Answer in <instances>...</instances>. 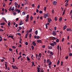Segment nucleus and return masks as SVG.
Segmentation results:
<instances>
[{
    "mask_svg": "<svg viewBox=\"0 0 72 72\" xmlns=\"http://www.w3.org/2000/svg\"><path fill=\"white\" fill-rule=\"evenodd\" d=\"M34 64H35V63H34V62H33V61L32 62V66H34Z\"/></svg>",
    "mask_w": 72,
    "mask_h": 72,
    "instance_id": "obj_37",
    "label": "nucleus"
},
{
    "mask_svg": "<svg viewBox=\"0 0 72 72\" xmlns=\"http://www.w3.org/2000/svg\"><path fill=\"white\" fill-rule=\"evenodd\" d=\"M12 7H10L9 9V12H10L11 10H12Z\"/></svg>",
    "mask_w": 72,
    "mask_h": 72,
    "instance_id": "obj_22",
    "label": "nucleus"
},
{
    "mask_svg": "<svg viewBox=\"0 0 72 72\" xmlns=\"http://www.w3.org/2000/svg\"><path fill=\"white\" fill-rule=\"evenodd\" d=\"M50 54H51V55H54V53H53V52H52L51 51H50Z\"/></svg>",
    "mask_w": 72,
    "mask_h": 72,
    "instance_id": "obj_20",
    "label": "nucleus"
},
{
    "mask_svg": "<svg viewBox=\"0 0 72 72\" xmlns=\"http://www.w3.org/2000/svg\"><path fill=\"white\" fill-rule=\"evenodd\" d=\"M49 21H50V22H51L52 21V20H51V19H50L49 20Z\"/></svg>",
    "mask_w": 72,
    "mask_h": 72,
    "instance_id": "obj_60",
    "label": "nucleus"
},
{
    "mask_svg": "<svg viewBox=\"0 0 72 72\" xmlns=\"http://www.w3.org/2000/svg\"><path fill=\"white\" fill-rule=\"evenodd\" d=\"M25 9L26 10H28V8H27V7H26Z\"/></svg>",
    "mask_w": 72,
    "mask_h": 72,
    "instance_id": "obj_47",
    "label": "nucleus"
},
{
    "mask_svg": "<svg viewBox=\"0 0 72 72\" xmlns=\"http://www.w3.org/2000/svg\"><path fill=\"white\" fill-rule=\"evenodd\" d=\"M55 37H52L51 38V39L52 40H55Z\"/></svg>",
    "mask_w": 72,
    "mask_h": 72,
    "instance_id": "obj_16",
    "label": "nucleus"
},
{
    "mask_svg": "<svg viewBox=\"0 0 72 72\" xmlns=\"http://www.w3.org/2000/svg\"><path fill=\"white\" fill-rule=\"evenodd\" d=\"M5 67H6V69H7L8 65H7V64H5Z\"/></svg>",
    "mask_w": 72,
    "mask_h": 72,
    "instance_id": "obj_15",
    "label": "nucleus"
},
{
    "mask_svg": "<svg viewBox=\"0 0 72 72\" xmlns=\"http://www.w3.org/2000/svg\"><path fill=\"white\" fill-rule=\"evenodd\" d=\"M42 55V54L41 53H39V57H40V58L41 57Z\"/></svg>",
    "mask_w": 72,
    "mask_h": 72,
    "instance_id": "obj_19",
    "label": "nucleus"
},
{
    "mask_svg": "<svg viewBox=\"0 0 72 72\" xmlns=\"http://www.w3.org/2000/svg\"><path fill=\"white\" fill-rule=\"evenodd\" d=\"M50 45L52 46H54V45H55V44H54V43H51L50 44Z\"/></svg>",
    "mask_w": 72,
    "mask_h": 72,
    "instance_id": "obj_13",
    "label": "nucleus"
},
{
    "mask_svg": "<svg viewBox=\"0 0 72 72\" xmlns=\"http://www.w3.org/2000/svg\"><path fill=\"white\" fill-rule=\"evenodd\" d=\"M67 31H71L72 30L71 29L67 28Z\"/></svg>",
    "mask_w": 72,
    "mask_h": 72,
    "instance_id": "obj_11",
    "label": "nucleus"
},
{
    "mask_svg": "<svg viewBox=\"0 0 72 72\" xmlns=\"http://www.w3.org/2000/svg\"><path fill=\"white\" fill-rule=\"evenodd\" d=\"M39 13L40 14H42V11L40 10L39 12Z\"/></svg>",
    "mask_w": 72,
    "mask_h": 72,
    "instance_id": "obj_30",
    "label": "nucleus"
},
{
    "mask_svg": "<svg viewBox=\"0 0 72 72\" xmlns=\"http://www.w3.org/2000/svg\"><path fill=\"white\" fill-rule=\"evenodd\" d=\"M13 37H14V36L13 35L12 36H10V35H9L8 36V38H9V37H11V39H13Z\"/></svg>",
    "mask_w": 72,
    "mask_h": 72,
    "instance_id": "obj_8",
    "label": "nucleus"
},
{
    "mask_svg": "<svg viewBox=\"0 0 72 72\" xmlns=\"http://www.w3.org/2000/svg\"><path fill=\"white\" fill-rule=\"evenodd\" d=\"M45 26H46V28L47 29L48 28V25L47 24H46Z\"/></svg>",
    "mask_w": 72,
    "mask_h": 72,
    "instance_id": "obj_50",
    "label": "nucleus"
},
{
    "mask_svg": "<svg viewBox=\"0 0 72 72\" xmlns=\"http://www.w3.org/2000/svg\"><path fill=\"white\" fill-rule=\"evenodd\" d=\"M26 19H29V15H27L26 16Z\"/></svg>",
    "mask_w": 72,
    "mask_h": 72,
    "instance_id": "obj_23",
    "label": "nucleus"
},
{
    "mask_svg": "<svg viewBox=\"0 0 72 72\" xmlns=\"http://www.w3.org/2000/svg\"><path fill=\"white\" fill-rule=\"evenodd\" d=\"M32 44L33 45V46H36V42H35L34 41H33L32 42Z\"/></svg>",
    "mask_w": 72,
    "mask_h": 72,
    "instance_id": "obj_6",
    "label": "nucleus"
},
{
    "mask_svg": "<svg viewBox=\"0 0 72 72\" xmlns=\"http://www.w3.org/2000/svg\"><path fill=\"white\" fill-rule=\"evenodd\" d=\"M12 68H14V69H18V68L16 67V65H15L14 66V65H13L12 66Z\"/></svg>",
    "mask_w": 72,
    "mask_h": 72,
    "instance_id": "obj_2",
    "label": "nucleus"
},
{
    "mask_svg": "<svg viewBox=\"0 0 72 72\" xmlns=\"http://www.w3.org/2000/svg\"><path fill=\"white\" fill-rule=\"evenodd\" d=\"M51 64H52V62H51V61H50L49 63L48 64V65L50 66Z\"/></svg>",
    "mask_w": 72,
    "mask_h": 72,
    "instance_id": "obj_21",
    "label": "nucleus"
},
{
    "mask_svg": "<svg viewBox=\"0 0 72 72\" xmlns=\"http://www.w3.org/2000/svg\"><path fill=\"white\" fill-rule=\"evenodd\" d=\"M37 42L38 43H40V44H42V41L41 40H37Z\"/></svg>",
    "mask_w": 72,
    "mask_h": 72,
    "instance_id": "obj_5",
    "label": "nucleus"
},
{
    "mask_svg": "<svg viewBox=\"0 0 72 72\" xmlns=\"http://www.w3.org/2000/svg\"><path fill=\"white\" fill-rule=\"evenodd\" d=\"M48 15H49V14L48 13H47L46 14H45L44 15V18H46L47 17H49V16Z\"/></svg>",
    "mask_w": 72,
    "mask_h": 72,
    "instance_id": "obj_1",
    "label": "nucleus"
},
{
    "mask_svg": "<svg viewBox=\"0 0 72 72\" xmlns=\"http://www.w3.org/2000/svg\"><path fill=\"white\" fill-rule=\"evenodd\" d=\"M0 31H1V32H3V31H4V30L0 29Z\"/></svg>",
    "mask_w": 72,
    "mask_h": 72,
    "instance_id": "obj_45",
    "label": "nucleus"
},
{
    "mask_svg": "<svg viewBox=\"0 0 72 72\" xmlns=\"http://www.w3.org/2000/svg\"><path fill=\"white\" fill-rule=\"evenodd\" d=\"M28 21H29V20L28 19H26V22H28Z\"/></svg>",
    "mask_w": 72,
    "mask_h": 72,
    "instance_id": "obj_59",
    "label": "nucleus"
},
{
    "mask_svg": "<svg viewBox=\"0 0 72 72\" xmlns=\"http://www.w3.org/2000/svg\"><path fill=\"white\" fill-rule=\"evenodd\" d=\"M27 59L28 60H30V58H29V57H27Z\"/></svg>",
    "mask_w": 72,
    "mask_h": 72,
    "instance_id": "obj_32",
    "label": "nucleus"
},
{
    "mask_svg": "<svg viewBox=\"0 0 72 72\" xmlns=\"http://www.w3.org/2000/svg\"><path fill=\"white\" fill-rule=\"evenodd\" d=\"M32 29H30V30L29 31V32H32Z\"/></svg>",
    "mask_w": 72,
    "mask_h": 72,
    "instance_id": "obj_29",
    "label": "nucleus"
},
{
    "mask_svg": "<svg viewBox=\"0 0 72 72\" xmlns=\"http://www.w3.org/2000/svg\"><path fill=\"white\" fill-rule=\"evenodd\" d=\"M49 62H50V59H48L47 60V63H49Z\"/></svg>",
    "mask_w": 72,
    "mask_h": 72,
    "instance_id": "obj_12",
    "label": "nucleus"
},
{
    "mask_svg": "<svg viewBox=\"0 0 72 72\" xmlns=\"http://www.w3.org/2000/svg\"><path fill=\"white\" fill-rule=\"evenodd\" d=\"M40 37L39 36H37V40H39V39H40Z\"/></svg>",
    "mask_w": 72,
    "mask_h": 72,
    "instance_id": "obj_24",
    "label": "nucleus"
},
{
    "mask_svg": "<svg viewBox=\"0 0 72 72\" xmlns=\"http://www.w3.org/2000/svg\"><path fill=\"white\" fill-rule=\"evenodd\" d=\"M12 11H13L14 10V7H13L11 9Z\"/></svg>",
    "mask_w": 72,
    "mask_h": 72,
    "instance_id": "obj_28",
    "label": "nucleus"
},
{
    "mask_svg": "<svg viewBox=\"0 0 72 72\" xmlns=\"http://www.w3.org/2000/svg\"><path fill=\"white\" fill-rule=\"evenodd\" d=\"M40 5H39L38 6H37V8L38 9H39L40 8Z\"/></svg>",
    "mask_w": 72,
    "mask_h": 72,
    "instance_id": "obj_64",
    "label": "nucleus"
},
{
    "mask_svg": "<svg viewBox=\"0 0 72 72\" xmlns=\"http://www.w3.org/2000/svg\"><path fill=\"white\" fill-rule=\"evenodd\" d=\"M60 63V61H59V60H58V62L57 63V65H59V64Z\"/></svg>",
    "mask_w": 72,
    "mask_h": 72,
    "instance_id": "obj_25",
    "label": "nucleus"
},
{
    "mask_svg": "<svg viewBox=\"0 0 72 72\" xmlns=\"http://www.w3.org/2000/svg\"><path fill=\"white\" fill-rule=\"evenodd\" d=\"M57 1H54L53 2V4L54 5H57Z\"/></svg>",
    "mask_w": 72,
    "mask_h": 72,
    "instance_id": "obj_4",
    "label": "nucleus"
},
{
    "mask_svg": "<svg viewBox=\"0 0 72 72\" xmlns=\"http://www.w3.org/2000/svg\"><path fill=\"white\" fill-rule=\"evenodd\" d=\"M52 12L53 14L54 13V10H52Z\"/></svg>",
    "mask_w": 72,
    "mask_h": 72,
    "instance_id": "obj_53",
    "label": "nucleus"
},
{
    "mask_svg": "<svg viewBox=\"0 0 72 72\" xmlns=\"http://www.w3.org/2000/svg\"><path fill=\"white\" fill-rule=\"evenodd\" d=\"M22 58V56L21 55H20V56L18 57V59H19V58Z\"/></svg>",
    "mask_w": 72,
    "mask_h": 72,
    "instance_id": "obj_31",
    "label": "nucleus"
},
{
    "mask_svg": "<svg viewBox=\"0 0 72 72\" xmlns=\"http://www.w3.org/2000/svg\"><path fill=\"white\" fill-rule=\"evenodd\" d=\"M69 56H70V57H72V53H70V54H69Z\"/></svg>",
    "mask_w": 72,
    "mask_h": 72,
    "instance_id": "obj_38",
    "label": "nucleus"
},
{
    "mask_svg": "<svg viewBox=\"0 0 72 72\" xmlns=\"http://www.w3.org/2000/svg\"><path fill=\"white\" fill-rule=\"evenodd\" d=\"M19 28L20 30H22V27H21V26H19Z\"/></svg>",
    "mask_w": 72,
    "mask_h": 72,
    "instance_id": "obj_61",
    "label": "nucleus"
},
{
    "mask_svg": "<svg viewBox=\"0 0 72 72\" xmlns=\"http://www.w3.org/2000/svg\"><path fill=\"white\" fill-rule=\"evenodd\" d=\"M27 35H28L27 34H26V35H25V38H27Z\"/></svg>",
    "mask_w": 72,
    "mask_h": 72,
    "instance_id": "obj_46",
    "label": "nucleus"
},
{
    "mask_svg": "<svg viewBox=\"0 0 72 72\" xmlns=\"http://www.w3.org/2000/svg\"><path fill=\"white\" fill-rule=\"evenodd\" d=\"M67 71H68V72H69V69L68 68L67 69Z\"/></svg>",
    "mask_w": 72,
    "mask_h": 72,
    "instance_id": "obj_51",
    "label": "nucleus"
},
{
    "mask_svg": "<svg viewBox=\"0 0 72 72\" xmlns=\"http://www.w3.org/2000/svg\"><path fill=\"white\" fill-rule=\"evenodd\" d=\"M5 23H2L0 24V25L4 26V25H5Z\"/></svg>",
    "mask_w": 72,
    "mask_h": 72,
    "instance_id": "obj_18",
    "label": "nucleus"
},
{
    "mask_svg": "<svg viewBox=\"0 0 72 72\" xmlns=\"http://www.w3.org/2000/svg\"><path fill=\"white\" fill-rule=\"evenodd\" d=\"M59 39H57L56 40L57 42H59Z\"/></svg>",
    "mask_w": 72,
    "mask_h": 72,
    "instance_id": "obj_40",
    "label": "nucleus"
},
{
    "mask_svg": "<svg viewBox=\"0 0 72 72\" xmlns=\"http://www.w3.org/2000/svg\"><path fill=\"white\" fill-rule=\"evenodd\" d=\"M48 49H52L53 48V47L51 46H48Z\"/></svg>",
    "mask_w": 72,
    "mask_h": 72,
    "instance_id": "obj_7",
    "label": "nucleus"
},
{
    "mask_svg": "<svg viewBox=\"0 0 72 72\" xmlns=\"http://www.w3.org/2000/svg\"><path fill=\"white\" fill-rule=\"evenodd\" d=\"M32 50H34V47L33 46H32Z\"/></svg>",
    "mask_w": 72,
    "mask_h": 72,
    "instance_id": "obj_27",
    "label": "nucleus"
},
{
    "mask_svg": "<svg viewBox=\"0 0 72 72\" xmlns=\"http://www.w3.org/2000/svg\"><path fill=\"white\" fill-rule=\"evenodd\" d=\"M32 6L33 7H35V4H32Z\"/></svg>",
    "mask_w": 72,
    "mask_h": 72,
    "instance_id": "obj_48",
    "label": "nucleus"
},
{
    "mask_svg": "<svg viewBox=\"0 0 72 72\" xmlns=\"http://www.w3.org/2000/svg\"><path fill=\"white\" fill-rule=\"evenodd\" d=\"M38 33V30H37L35 32V34L36 35H37Z\"/></svg>",
    "mask_w": 72,
    "mask_h": 72,
    "instance_id": "obj_14",
    "label": "nucleus"
},
{
    "mask_svg": "<svg viewBox=\"0 0 72 72\" xmlns=\"http://www.w3.org/2000/svg\"><path fill=\"white\" fill-rule=\"evenodd\" d=\"M15 5H18V4H17V3L15 2Z\"/></svg>",
    "mask_w": 72,
    "mask_h": 72,
    "instance_id": "obj_43",
    "label": "nucleus"
},
{
    "mask_svg": "<svg viewBox=\"0 0 72 72\" xmlns=\"http://www.w3.org/2000/svg\"><path fill=\"white\" fill-rule=\"evenodd\" d=\"M12 58L13 59V62H15V59H14V58L13 57Z\"/></svg>",
    "mask_w": 72,
    "mask_h": 72,
    "instance_id": "obj_36",
    "label": "nucleus"
},
{
    "mask_svg": "<svg viewBox=\"0 0 72 72\" xmlns=\"http://www.w3.org/2000/svg\"><path fill=\"white\" fill-rule=\"evenodd\" d=\"M46 7H45L44 8V11H46Z\"/></svg>",
    "mask_w": 72,
    "mask_h": 72,
    "instance_id": "obj_44",
    "label": "nucleus"
},
{
    "mask_svg": "<svg viewBox=\"0 0 72 72\" xmlns=\"http://www.w3.org/2000/svg\"><path fill=\"white\" fill-rule=\"evenodd\" d=\"M28 43L27 42H25V44L26 45H28Z\"/></svg>",
    "mask_w": 72,
    "mask_h": 72,
    "instance_id": "obj_52",
    "label": "nucleus"
},
{
    "mask_svg": "<svg viewBox=\"0 0 72 72\" xmlns=\"http://www.w3.org/2000/svg\"><path fill=\"white\" fill-rule=\"evenodd\" d=\"M62 17H60L59 19V21L60 22H61V21H62Z\"/></svg>",
    "mask_w": 72,
    "mask_h": 72,
    "instance_id": "obj_10",
    "label": "nucleus"
},
{
    "mask_svg": "<svg viewBox=\"0 0 72 72\" xmlns=\"http://www.w3.org/2000/svg\"><path fill=\"white\" fill-rule=\"evenodd\" d=\"M64 38H63L61 41L62 42H63L64 41Z\"/></svg>",
    "mask_w": 72,
    "mask_h": 72,
    "instance_id": "obj_49",
    "label": "nucleus"
},
{
    "mask_svg": "<svg viewBox=\"0 0 72 72\" xmlns=\"http://www.w3.org/2000/svg\"><path fill=\"white\" fill-rule=\"evenodd\" d=\"M21 12V10H18V11H17L18 13H20Z\"/></svg>",
    "mask_w": 72,
    "mask_h": 72,
    "instance_id": "obj_39",
    "label": "nucleus"
},
{
    "mask_svg": "<svg viewBox=\"0 0 72 72\" xmlns=\"http://www.w3.org/2000/svg\"><path fill=\"white\" fill-rule=\"evenodd\" d=\"M37 56H38V55L37 54H36V58L37 59Z\"/></svg>",
    "mask_w": 72,
    "mask_h": 72,
    "instance_id": "obj_62",
    "label": "nucleus"
},
{
    "mask_svg": "<svg viewBox=\"0 0 72 72\" xmlns=\"http://www.w3.org/2000/svg\"><path fill=\"white\" fill-rule=\"evenodd\" d=\"M23 24V22L22 21L20 23L19 25L20 26H21L22 25V24Z\"/></svg>",
    "mask_w": 72,
    "mask_h": 72,
    "instance_id": "obj_17",
    "label": "nucleus"
},
{
    "mask_svg": "<svg viewBox=\"0 0 72 72\" xmlns=\"http://www.w3.org/2000/svg\"><path fill=\"white\" fill-rule=\"evenodd\" d=\"M12 48H13V49H15L16 48H15V46H13Z\"/></svg>",
    "mask_w": 72,
    "mask_h": 72,
    "instance_id": "obj_63",
    "label": "nucleus"
},
{
    "mask_svg": "<svg viewBox=\"0 0 72 72\" xmlns=\"http://www.w3.org/2000/svg\"><path fill=\"white\" fill-rule=\"evenodd\" d=\"M49 68L50 69H51V66L50 65V66H49Z\"/></svg>",
    "mask_w": 72,
    "mask_h": 72,
    "instance_id": "obj_58",
    "label": "nucleus"
},
{
    "mask_svg": "<svg viewBox=\"0 0 72 72\" xmlns=\"http://www.w3.org/2000/svg\"><path fill=\"white\" fill-rule=\"evenodd\" d=\"M17 35H19V36H21V33H17Z\"/></svg>",
    "mask_w": 72,
    "mask_h": 72,
    "instance_id": "obj_42",
    "label": "nucleus"
},
{
    "mask_svg": "<svg viewBox=\"0 0 72 72\" xmlns=\"http://www.w3.org/2000/svg\"><path fill=\"white\" fill-rule=\"evenodd\" d=\"M57 49L58 50H59V46L58 45L57 47Z\"/></svg>",
    "mask_w": 72,
    "mask_h": 72,
    "instance_id": "obj_35",
    "label": "nucleus"
},
{
    "mask_svg": "<svg viewBox=\"0 0 72 72\" xmlns=\"http://www.w3.org/2000/svg\"><path fill=\"white\" fill-rule=\"evenodd\" d=\"M67 26L65 25L64 26V28H63V30H65L66 28H67Z\"/></svg>",
    "mask_w": 72,
    "mask_h": 72,
    "instance_id": "obj_9",
    "label": "nucleus"
},
{
    "mask_svg": "<svg viewBox=\"0 0 72 72\" xmlns=\"http://www.w3.org/2000/svg\"><path fill=\"white\" fill-rule=\"evenodd\" d=\"M8 25L9 26H10V22H9L8 24Z\"/></svg>",
    "mask_w": 72,
    "mask_h": 72,
    "instance_id": "obj_41",
    "label": "nucleus"
},
{
    "mask_svg": "<svg viewBox=\"0 0 72 72\" xmlns=\"http://www.w3.org/2000/svg\"><path fill=\"white\" fill-rule=\"evenodd\" d=\"M52 35H53V36H56L57 35V33H56V32L55 31H53L52 32Z\"/></svg>",
    "mask_w": 72,
    "mask_h": 72,
    "instance_id": "obj_3",
    "label": "nucleus"
},
{
    "mask_svg": "<svg viewBox=\"0 0 72 72\" xmlns=\"http://www.w3.org/2000/svg\"><path fill=\"white\" fill-rule=\"evenodd\" d=\"M61 66H63V62H61Z\"/></svg>",
    "mask_w": 72,
    "mask_h": 72,
    "instance_id": "obj_54",
    "label": "nucleus"
},
{
    "mask_svg": "<svg viewBox=\"0 0 72 72\" xmlns=\"http://www.w3.org/2000/svg\"><path fill=\"white\" fill-rule=\"evenodd\" d=\"M57 18L56 17H55V21H57V20L58 19H57Z\"/></svg>",
    "mask_w": 72,
    "mask_h": 72,
    "instance_id": "obj_34",
    "label": "nucleus"
},
{
    "mask_svg": "<svg viewBox=\"0 0 72 72\" xmlns=\"http://www.w3.org/2000/svg\"><path fill=\"white\" fill-rule=\"evenodd\" d=\"M32 36V34H30L29 35L30 37H31Z\"/></svg>",
    "mask_w": 72,
    "mask_h": 72,
    "instance_id": "obj_57",
    "label": "nucleus"
},
{
    "mask_svg": "<svg viewBox=\"0 0 72 72\" xmlns=\"http://www.w3.org/2000/svg\"><path fill=\"white\" fill-rule=\"evenodd\" d=\"M68 58V56H66L65 57V59H67Z\"/></svg>",
    "mask_w": 72,
    "mask_h": 72,
    "instance_id": "obj_56",
    "label": "nucleus"
},
{
    "mask_svg": "<svg viewBox=\"0 0 72 72\" xmlns=\"http://www.w3.org/2000/svg\"><path fill=\"white\" fill-rule=\"evenodd\" d=\"M26 14V13L24 12H22V15H25Z\"/></svg>",
    "mask_w": 72,
    "mask_h": 72,
    "instance_id": "obj_26",
    "label": "nucleus"
},
{
    "mask_svg": "<svg viewBox=\"0 0 72 72\" xmlns=\"http://www.w3.org/2000/svg\"><path fill=\"white\" fill-rule=\"evenodd\" d=\"M30 19L31 21H32V20H33V17H32V16H31Z\"/></svg>",
    "mask_w": 72,
    "mask_h": 72,
    "instance_id": "obj_33",
    "label": "nucleus"
},
{
    "mask_svg": "<svg viewBox=\"0 0 72 72\" xmlns=\"http://www.w3.org/2000/svg\"><path fill=\"white\" fill-rule=\"evenodd\" d=\"M9 51H13V50H12L11 48H9Z\"/></svg>",
    "mask_w": 72,
    "mask_h": 72,
    "instance_id": "obj_55",
    "label": "nucleus"
}]
</instances>
